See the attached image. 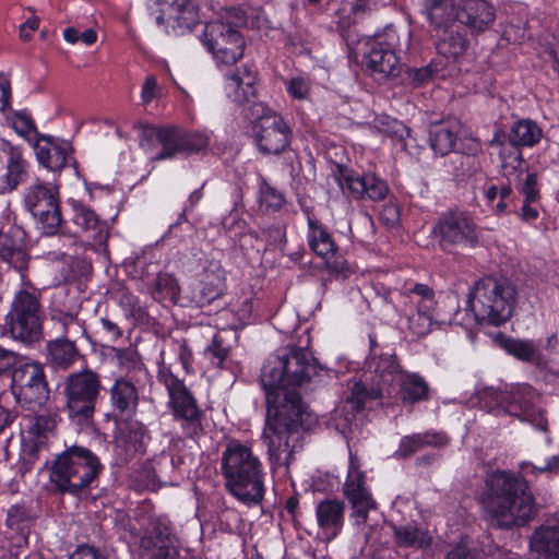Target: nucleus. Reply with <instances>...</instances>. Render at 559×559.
<instances>
[{
    "label": "nucleus",
    "instance_id": "412c9836",
    "mask_svg": "<svg viewBox=\"0 0 559 559\" xmlns=\"http://www.w3.org/2000/svg\"><path fill=\"white\" fill-rule=\"evenodd\" d=\"M344 493L352 504L353 516L357 519L358 523L366 522L368 512L376 508V502L365 486L364 473L357 468L353 460L349 462Z\"/></svg>",
    "mask_w": 559,
    "mask_h": 559
},
{
    "label": "nucleus",
    "instance_id": "72a5a7b5",
    "mask_svg": "<svg viewBox=\"0 0 559 559\" xmlns=\"http://www.w3.org/2000/svg\"><path fill=\"white\" fill-rule=\"evenodd\" d=\"M456 4L453 0H424L423 13L433 32L454 25Z\"/></svg>",
    "mask_w": 559,
    "mask_h": 559
},
{
    "label": "nucleus",
    "instance_id": "b1692460",
    "mask_svg": "<svg viewBox=\"0 0 559 559\" xmlns=\"http://www.w3.org/2000/svg\"><path fill=\"white\" fill-rule=\"evenodd\" d=\"M49 319L56 325L58 336L84 338L87 331L84 321L79 318V308L53 301L49 308Z\"/></svg>",
    "mask_w": 559,
    "mask_h": 559
},
{
    "label": "nucleus",
    "instance_id": "bf43d9fd",
    "mask_svg": "<svg viewBox=\"0 0 559 559\" xmlns=\"http://www.w3.org/2000/svg\"><path fill=\"white\" fill-rule=\"evenodd\" d=\"M99 328L103 336L109 342H116L122 337V329L117 321L109 317H103L99 320Z\"/></svg>",
    "mask_w": 559,
    "mask_h": 559
},
{
    "label": "nucleus",
    "instance_id": "c9c22d12",
    "mask_svg": "<svg viewBox=\"0 0 559 559\" xmlns=\"http://www.w3.org/2000/svg\"><path fill=\"white\" fill-rule=\"evenodd\" d=\"M148 7H169L168 19L176 21L177 26L183 29H192L199 23V14L195 4L191 0H148Z\"/></svg>",
    "mask_w": 559,
    "mask_h": 559
},
{
    "label": "nucleus",
    "instance_id": "69168bd1",
    "mask_svg": "<svg viewBox=\"0 0 559 559\" xmlns=\"http://www.w3.org/2000/svg\"><path fill=\"white\" fill-rule=\"evenodd\" d=\"M174 344L176 346L178 359L182 365V368L187 373L191 372L192 369V352L188 345V342L185 338L175 340Z\"/></svg>",
    "mask_w": 559,
    "mask_h": 559
},
{
    "label": "nucleus",
    "instance_id": "2f4dec72",
    "mask_svg": "<svg viewBox=\"0 0 559 559\" xmlns=\"http://www.w3.org/2000/svg\"><path fill=\"white\" fill-rule=\"evenodd\" d=\"M345 504L337 499H324L318 503L316 514L319 527L329 539L335 538L344 524Z\"/></svg>",
    "mask_w": 559,
    "mask_h": 559
},
{
    "label": "nucleus",
    "instance_id": "1a4fd4ad",
    "mask_svg": "<svg viewBox=\"0 0 559 559\" xmlns=\"http://www.w3.org/2000/svg\"><path fill=\"white\" fill-rule=\"evenodd\" d=\"M135 128L141 130L140 144L156 140L160 151L151 157L152 162L171 159L177 155H190L206 148L210 139L202 132H187L178 127L168 126L155 128L142 122H136Z\"/></svg>",
    "mask_w": 559,
    "mask_h": 559
},
{
    "label": "nucleus",
    "instance_id": "f3484780",
    "mask_svg": "<svg viewBox=\"0 0 559 559\" xmlns=\"http://www.w3.org/2000/svg\"><path fill=\"white\" fill-rule=\"evenodd\" d=\"M203 43L215 59L226 64L236 63L243 56V36L223 23L209 22L204 27Z\"/></svg>",
    "mask_w": 559,
    "mask_h": 559
},
{
    "label": "nucleus",
    "instance_id": "f8f14e48",
    "mask_svg": "<svg viewBox=\"0 0 559 559\" xmlns=\"http://www.w3.org/2000/svg\"><path fill=\"white\" fill-rule=\"evenodd\" d=\"M487 395L498 405H504L510 416L528 423L540 431H548L546 411L539 405V396L531 385L519 384L504 392L490 389L483 392V396Z\"/></svg>",
    "mask_w": 559,
    "mask_h": 559
},
{
    "label": "nucleus",
    "instance_id": "6e6d98bb",
    "mask_svg": "<svg viewBox=\"0 0 559 559\" xmlns=\"http://www.w3.org/2000/svg\"><path fill=\"white\" fill-rule=\"evenodd\" d=\"M247 12L242 8H227L221 14L219 19L213 21L214 23H223L227 26H233L234 29H238L247 26Z\"/></svg>",
    "mask_w": 559,
    "mask_h": 559
},
{
    "label": "nucleus",
    "instance_id": "5fc2aeb1",
    "mask_svg": "<svg viewBox=\"0 0 559 559\" xmlns=\"http://www.w3.org/2000/svg\"><path fill=\"white\" fill-rule=\"evenodd\" d=\"M187 209H183L179 214V218L176 223L171 224L168 228L167 236L179 237L181 241L187 242L193 238L195 235V227L187 221L186 217Z\"/></svg>",
    "mask_w": 559,
    "mask_h": 559
},
{
    "label": "nucleus",
    "instance_id": "a878e982",
    "mask_svg": "<svg viewBox=\"0 0 559 559\" xmlns=\"http://www.w3.org/2000/svg\"><path fill=\"white\" fill-rule=\"evenodd\" d=\"M44 321L8 312L4 329L10 336L26 346L38 343L44 337Z\"/></svg>",
    "mask_w": 559,
    "mask_h": 559
},
{
    "label": "nucleus",
    "instance_id": "7c9ffc66",
    "mask_svg": "<svg viewBox=\"0 0 559 559\" xmlns=\"http://www.w3.org/2000/svg\"><path fill=\"white\" fill-rule=\"evenodd\" d=\"M72 221L84 233H91V238L95 245H105L108 239V228L105 221H100L98 215L82 202L72 203Z\"/></svg>",
    "mask_w": 559,
    "mask_h": 559
},
{
    "label": "nucleus",
    "instance_id": "052dcab7",
    "mask_svg": "<svg viewBox=\"0 0 559 559\" xmlns=\"http://www.w3.org/2000/svg\"><path fill=\"white\" fill-rule=\"evenodd\" d=\"M287 91L296 99H306L310 93V82L301 76L293 78L287 84Z\"/></svg>",
    "mask_w": 559,
    "mask_h": 559
},
{
    "label": "nucleus",
    "instance_id": "13d9d810",
    "mask_svg": "<svg viewBox=\"0 0 559 559\" xmlns=\"http://www.w3.org/2000/svg\"><path fill=\"white\" fill-rule=\"evenodd\" d=\"M243 106V117L250 120L252 126L266 118L270 114H275L273 110L265 108L262 103L254 102L253 99L250 103H245Z\"/></svg>",
    "mask_w": 559,
    "mask_h": 559
},
{
    "label": "nucleus",
    "instance_id": "e2e57ef3",
    "mask_svg": "<svg viewBox=\"0 0 559 559\" xmlns=\"http://www.w3.org/2000/svg\"><path fill=\"white\" fill-rule=\"evenodd\" d=\"M520 192L525 197L526 202H535L539 198L536 174L531 173L526 175V178L520 187Z\"/></svg>",
    "mask_w": 559,
    "mask_h": 559
},
{
    "label": "nucleus",
    "instance_id": "0eeeda50",
    "mask_svg": "<svg viewBox=\"0 0 559 559\" xmlns=\"http://www.w3.org/2000/svg\"><path fill=\"white\" fill-rule=\"evenodd\" d=\"M157 380L167 390L168 406L175 420L180 424L183 435L191 439L201 436L204 431L205 414L183 380L179 379L165 364L158 367Z\"/></svg>",
    "mask_w": 559,
    "mask_h": 559
},
{
    "label": "nucleus",
    "instance_id": "58836bf2",
    "mask_svg": "<svg viewBox=\"0 0 559 559\" xmlns=\"http://www.w3.org/2000/svg\"><path fill=\"white\" fill-rule=\"evenodd\" d=\"M394 542L399 547L423 549L431 545L432 538L428 531L408 523L393 525Z\"/></svg>",
    "mask_w": 559,
    "mask_h": 559
},
{
    "label": "nucleus",
    "instance_id": "680f3d73",
    "mask_svg": "<svg viewBox=\"0 0 559 559\" xmlns=\"http://www.w3.org/2000/svg\"><path fill=\"white\" fill-rule=\"evenodd\" d=\"M19 364V354L0 346V378L11 374Z\"/></svg>",
    "mask_w": 559,
    "mask_h": 559
},
{
    "label": "nucleus",
    "instance_id": "7ed1b4c3",
    "mask_svg": "<svg viewBox=\"0 0 559 559\" xmlns=\"http://www.w3.org/2000/svg\"><path fill=\"white\" fill-rule=\"evenodd\" d=\"M270 400L271 405H266L263 439L267 444L271 464L288 467L296 447L290 441H298L300 432L309 431L316 426L318 417L309 408L296 409L294 404L287 406L273 396Z\"/></svg>",
    "mask_w": 559,
    "mask_h": 559
},
{
    "label": "nucleus",
    "instance_id": "4d7b16f0",
    "mask_svg": "<svg viewBox=\"0 0 559 559\" xmlns=\"http://www.w3.org/2000/svg\"><path fill=\"white\" fill-rule=\"evenodd\" d=\"M57 425V415L51 413H43L34 417V421L29 428V432L44 436L55 429Z\"/></svg>",
    "mask_w": 559,
    "mask_h": 559
},
{
    "label": "nucleus",
    "instance_id": "9b49d317",
    "mask_svg": "<svg viewBox=\"0 0 559 559\" xmlns=\"http://www.w3.org/2000/svg\"><path fill=\"white\" fill-rule=\"evenodd\" d=\"M365 364L367 372L373 373V384L368 388L361 381L354 383L346 403L355 412L362 411L367 400L381 399L384 390L391 386L395 377L403 373L395 353L380 350L379 355L368 356Z\"/></svg>",
    "mask_w": 559,
    "mask_h": 559
},
{
    "label": "nucleus",
    "instance_id": "8fccbe9b",
    "mask_svg": "<svg viewBox=\"0 0 559 559\" xmlns=\"http://www.w3.org/2000/svg\"><path fill=\"white\" fill-rule=\"evenodd\" d=\"M259 202L266 211L276 212L283 207L285 198L281 191L262 179L259 187Z\"/></svg>",
    "mask_w": 559,
    "mask_h": 559
},
{
    "label": "nucleus",
    "instance_id": "dca6fc26",
    "mask_svg": "<svg viewBox=\"0 0 559 559\" xmlns=\"http://www.w3.org/2000/svg\"><path fill=\"white\" fill-rule=\"evenodd\" d=\"M139 546L150 559H180L179 540L170 523L160 516L147 518Z\"/></svg>",
    "mask_w": 559,
    "mask_h": 559
},
{
    "label": "nucleus",
    "instance_id": "393cba45",
    "mask_svg": "<svg viewBox=\"0 0 559 559\" xmlns=\"http://www.w3.org/2000/svg\"><path fill=\"white\" fill-rule=\"evenodd\" d=\"M257 72L249 66L226 75V94L235 103L245 105L257 97Z\"/></svg>",
    "mask_w": 559,
    "mask_h": 559
},
{
    "label": "nucleus",
    "instance_id": "c03bdc74",
    "mask_svg": "<svg viewBox=\"0 0 559 559\" xmlns=\"http://www.w3.org/2000/svg\"><path fill=\"white\" fill-rule=\"evenodd\" d=\"M4 153L8 155L4 179L8 190L12 191L24 181L27 175V163L22 157L21 151L10 144L5 146Z\"/></svg>",
    "mask_w": 559,
    "mask_h": 559
},
{
    "label": "nucleus",
    "instance_id": "603ef678",
    "mask_svg": "<svg viewBox=\"0 0 559 559\" xmlns=\"http://www.w3.org/2000/svg\"><path fill=\"white\" fill-rule=\"evenodd\" d=\"M433 323L428 310H421L419 307L408 317V329L418 337L427 335Z\"/></svg>",
    "mask_w": 559,
    "mask_h": 559
},
{
    "label": "nucleus",
    "instance_id": "de8ad7c7",
    "mask_svg": "<svg viewBox=\"0 0 559 559\" xmlns=\"http://www.w3.org/2000/svg\"><path fill=\"white\" fill-rule=\"evenodd\" d=\"M153 295L158 300H168L175 304L180 295L176 277L168 273H158L154 281Z\"/></svg>",
    "mask_w": 559,
    "mask_h": 559
},
{
    "label": "nucleus",
    "instance_id": "a19ab883",
    "mask_svg": "<svg viewBox=\"0 0 559 559\" xmlns=\"http://www.w3.org/2000/svg\"><path fill=\"white\" fill-rule=\"evenodd\" d=\"M445 63L442 60L432 59L428 64L420 68L402 69V82L412 87H421L432 82L437 76L443 75Z\"/></svg>",
    "mask_w": 559,
    "mask_h": 559
},
{
    "label": "nucleus",
    "instance_id": "423d86ee",
    "mask_svg": "<svg viewBox=\"0 0 559 559\" xmlns=\"http://www.w3.org/2000/svg\"><path fill=\"white\" fill-rule=\"evenodd\" d=\"M518 290L506 276L487 275L475 283L467 299L474 319L483 324L499 326L512 317Z\"/></svg>",
    "mask_w": 559,
    "mask_h": 559
},
{
    "label": "nucleus",
    "instance_id": "39448f33",
    "mask_svg": "<svg viewBox=\"0 0 559 559\" xmlns=\"http://www.w3.org/2000/svg\"><path fill=\"white\" fill-rule=\"evenodd\" d=\"M48 469L51 492L80 497L97 480L104 465L90 449L73 444L57 454Z\"/></svg>",
    "mask_w": 559,
    "mask_h": 559
},
{
    "label": "nucleus",
    "instance_id": "9d476101",
    "mask_svg": "<svg viewBox=\"0 0 559 559\" xmlns=\"http://www.w3.org/2000/svg\"><path fill=\"white\" fill-rule=\"evenodd\" d=\"M397 45L399 36L391 25L362 43V63L369 74L379 83L402 74V63L395 53Z\"/></svg>",
    "mask_w": 559,
    "mask_h": 559
},
{
    "label": "nucleus",
    "instance_id": "cd10ccee",
    "mask_svg": "<svg viewBox=\"0 0 559 559\" xmlns=\"http://www.w3.org/2000/svg\"><path fill=\"white\" fill-rule=\"evenodd\" d=\"M79 340L80 338L57 336L48 341L45 352L49 365L56 369H69L82 357L76 344Z\"/></svg>",
    "mask_w": 559,
    "mask_h": 559
},
{
    "label": "nucleus",
    "instance_id": "49530a36",
    "mask_svg": "<svg viewBox=\"0 0 559 559\" xmlns=\"http://www.w3.org/2000/svg\"><path fill=\"white\" fill-rule=\"evenodd\" d=\"M230 349V346L225 342L223 332H217L205 347L203 356L212 367L224 369L229 359Z\"/></svg>",
    "mask_w": 559,
    "mask_h": 559
},
{
    "label": "nucleus",
    "instance_id": "a18cd8bd",
    "mask_svg": "<svg viewBox=\"0 0 559 559\" xmlns=\"http://www.w3.org/2000/svg\"><path fill=\"white\" fill-rule=\"evenodd\" d=\"M429 386L417 373H403L400 383V395L403 402L411 404L428 399Z\"/></svg>",
    "mask_w": 559,
    "mask_h": 559
},
{
    "label": "nucleus",
    "instance_id": "09e8293b",
    "mask_svg": "<svg viewBox=\"0 0 559 559\" xmlns=\"http://www.w3.org/2000/svg\"><path fill=\"white\" fill-rule=\"evenodd\" d=\"M117 299L119 306L126 311L128 317L140 322H144L146 320L147 312L145 308L141 306L139 298L128 289H119L117 293Z\"/></svg>",
    "mask_w": 559,
    "mask_h": 559
},
{
    "label": "nucleus",
    "instance_id": "ddd939ff",
    "mask_svg": "<svg viewBox=\"0 0 559 559\" xmlns=\"http://www.w3.org/2000/svg\"><path fill=\"white\" fill-rule=\"evenodd\" d=\"M10 390L15 402L26 409L45 405L50 388L44 365L35 360L19 362L11 373Z\"/></svg>",
    "mask_w": 559,
    "mask_h": 559
},
{
    "label": "nucleus",
    "instance_id": "338daca9",
    "mask_svg": "<svg viewBox=\"0 0 559 559\" xmlns=\"http://www.w3.org/2000/svg\"><path fill=\"white\" fill-rule=\"evenodd\" d=\"M380 219L389 227L400 224V207L396 204H385L380 213Z\"/></svg>",
    "mask_w": 559,
    "mask_h": 559
},
{
    "label": "nucleus",
    "instance_id": "2eb2a0df",
    "mask_svg": "<svg viewBox=\"0 0 559 559\" xmlns=\"http://www.w3.org/2000/svg\"><path fill=\"white\" fill-rule=\"evenodd\" d=\"M432 235L441 250L454 252L457 248H473L478 243L476 224L462 211L450 210L437 219Z\"/></svg>",
    "mask_w": 559,
    "mask_h": 559
},
{
    "label": "nucleus",
    "instance_id": "37998d69",
    "mask_svg": "<svg viewBox=\"0 0 559 559\" xmlns=\"http://www.w3.org/2000/svg\"><path fill=\"white\" fill-rule=\"evenodd\" d=\"M10 312L21 314L23 317H33V319H41L44 321V310L40 302V294L20 289L15 293L11 305Z\"/></svg>",
    "mask_w": 559,
    "mask_h": 559
},
{
    "label": "nucleus",
    "instance_id": "473e14b6",
    "mask_svg": "<svg viewBox=\"0 0 559 559\" xmlns=\"http://www.w3.org/2000/svg\"><path fill=\"white\" fill-rule=\"evenodd\" d=\"M531 549L540 559H559V524H542L531 536Z\"/></svg>",
    "mask_w": 559,
    "mask_h": 559
},
{
    "label": "nucleus",
    "instance_id": "774afa93",
    "mask_svg": "<svg viewBox=\"0 0 559 559\" xmlns=\"http://www.w3.org/2000/svg\"><path fill=\"white\" fill-rule=\"evenodd\" d=\"M445 559H479V555L475 549L460 544L448 551Z\"/></svg>",
    "mask_w": 559,
    "mask_h": 559
},
{
    "label": "nucleus",
    "instance_id": "3c124183",
    "mask_svg": "<svg viewBox=\"0 0 559 559\" xmlns=\"http://www.w3.org/2000/svg\"><path fill=\"white\" fill-rule=\"evenodd\" d=\"M35 520L32 511L23 504H14L7 512L5 524L9 528L19 531Z\"/></svg>",
    "mask_w": 559,
    "mask_h": 559
},
{
    "label": "nucleus",
    "instance_id": "79ce46f5",
    "mask_svg": "<svg viewBox=\"0 0 559 559\" xmlns=\"http://www.w3.org/2000/svg\"><path fill=\"white\" fill-rule=\"evenodd\" d=\"M308 242L310 249L319 257L328 258L336 252V245L328 229L319 221L308 217Z\"/></svg>",
    "mask_w": 559,
    "mask_h": 559
},
{
    "label": "nucleus",
    "instance_id": "e433bc0d",
    "mask_svg": "<svg viewBox=\"0 0 559 559\" xmlns=\"http://www.w3.org/2000/svg\"><path fill=\"white\" fill-rule=\"evenodd\" d=\"M0 260L22 273L28 267L29 255L20 239L0 233Z\"/></svg>",
    "mask_w": 559,
    "mask_h": 559
},
{
    "label": "nucleus",
    "instance_id": "f704fd0d",
    "mask_svg": "<svg viewBox=\"0 0 559 559\" xmlns=\"http://www.w3.org/2000/svg\"><path fill=\"white\" fill-rule=\"evenodd\" d=\"M449 443V438L441 432H425L405 436L395 451L396 459H406L425 447L442 448Z\"/></svg>",
    "mask_w": 559,
    "mask_h": 559
},
{
    "label": "nucleus",
    "instance_id": "ea45409f",
    "mask_svg": "<svg viewBox=\"0 0 559 559\" xmlns=\"http://www.w3.org/2000/svg\"><path fill=\"white\" fill-rule=\"evenodd\" d=\"M497 344L503 348L508 354L525 362H535L539 360L540 353L534 341L518 340L498 333L496 336Z\"/></svg>",
    "mask_w": 559,
    "mask_h": 559
},
{
    "label": "nucleus",
    "instance_id": "c756f323",
    "mask_svg": "<svg viewBox=\"0 0 559 559\" xmlns=\"http://www.w3.org/2000/svg\"><path fill=\"white\" fill-rule=\"evenodd\" d=\"M110 403L115 417H131L139 404L138 389L124 378L117 379L110 389Z\"/></svg>",
    "mask_w": 559,
    "mask_h": 559
},
{
    "label": "nucleus",
    "instance_id": "a211bd4d",
    "mask_svg": "<svg viewBox=\"0 0 559 559\" xmlns=\"http://www.w3.org/2000/svg\"><path fill=\"white\" fill-rule=\"evenodd\" d=\"M255 144L262 154L277 155L285 151L292 140V129L284 118L270 114L266 118L252 126Z\"/></svg>",
    "mask_w": 559,
    "mask_h": 559
},
{
    "label": "nucleus",
    "instance_id": "6ab92c4d",
    "mask_svg": "<svg viewBox=\"0 0 559 559\" xmlns=\"http://www.w3.org/2000/svg\"><path fill=\"white\" fill-rule=\"evenodd\" d=\"M542 136L543 130L535 121L530 119L515 121L509 131V154L507 155L506 150L500 151L502 167L520 168L524 163L521 147L534 146Z\"/></svg>",
    "mask_w": 559,
    "mask_h": 559
},
{
    "label": "nucleus",
    "instance_id": "0e129e2a",
    "mask_svg": "<svg viewBox=\"0 0 559 559\" xmlns=\"http://www.w3.org/2000/svg\"><path fill=\"white\" fill-rule=\"evenodd\" d=\"M411 293L420 297L417 307L421 310H427L429 306H433L435 293L428 285L418 283L411 289Z\"/></svg>",
    "mask_w": 559,
    "mask_h": 559
},
{
    "label": "nucleus",
    "instance_id": "bb28decb",
    "mask_svg": "<svg viewBox=\"0 0 559 559\" xmlns=\"http://www.w3.org/2000/svg\"><path fill=\"white\" fill-rule=\"evenodd\" d=\"M461 129V121L453 117L431 122L429 126V141L435 153L444 156L453 152Z\"/></svg>",
    "mask_w": 559,
    "mask_h": 559
},
{
    "label": "nucleus",
    "instance_id": "6e6552de",
    "mask_svg": "<svg viewBox=\"0 0 559 559\" xmlns=\"http://www.w3.org/2000/svg\"><path fill=\"white\" fill-rule=\"evenodd\" d=\"M102 389L100 376L92 369L68 374L62 390L68 417L80 426H88L93 421Z\"/></svg>",
    "mask_w": 559,
    "mask_h": 559
},
{
    "label": "nucleus",
    "instance_id": "f257e3e1",
    "mask_svg": "<svg viewBox=\"0 0 559 559\" xmlns=\"http://www.w3.org/2000/svg\"><path fill=\"white\" fill-rule=\"evenodd\" d=\"M318 369L316 358L305 348L286 346L277 349L267 357L260 373L266 405H271L270 397L273 396L287 406L292 402L296 409L309 408L299 388L309 382Z\"/></svg>",
    "mask_w": 559,
    "mask_h": 559
},
{
    "label": "nucleus",
    "instance_id": "f03ea898",
    "mask_svg": "<svg viewBox=\"0 0 559 559\" xmlns=\"http://www.w3.org/2000/svg\"><path fill=\"white\" fill-rule=\"evenodd\" d=\"M486 510L491 525L510 528L523 525L537 514L534 497L524 478L497 471L487 478Z\"/></svg>",
    "mask_w": 559,
    "mask_h": 559
},
{
    "label": "nucleus",
    "instance_id": "aec40b11",
    "mask_svg": "<svg viewBox=\"0 0 559 559\" xmlns=\"http://www.w3.org/2000/svg\"><path fill=\"white\" fill-rule=\"evenodd\" d=\"M337 179L341 188L343 190L347 188L355 199L368 198L372 201H381L389 192L386 182L374 174L357 175L344 165L337 166Z\"/></svg>",
    "mask_w": 559,
    "mask_h": 559
},
{
    "label": "nucleus",
    "instance_id": "4c0bfd02",
    "mask_svg": "<svg viewBox=\"0 0 559 559\" xmlns=\"http://www.w3.org/2000/svg\"><path fill=\"white\" fill-rule=\"evenodd\" d=\"M436 324H462L459 319L460 299L456 294L448 293L433 298V306L427 309Z\"/></svg>",
    "mask_w": 559,
    "mask_h": 559
},
{
    "label": "nucleus",
    "instance_id": "4468645a",
    "mask_svg": "<svg viewBox=\"0 0 559 559\" xmlns=\"http://www.w3.org/2000/svg\"><path fill=\"white\" fill-rule=\"evenodd\" d=\"M23 201L45 235L55 236L59 231L66 234L57 189L38 180L26 188Z\"/></svg>",
    "mask_w": 559,
    "mask_h": 559
},
{
    "label": "nucleus",
    "instance_id": "5701e85b",
    "mask_svg": "<svg viewBox=\"0 0 559 559\" xmlns=\"http://www.w3.org/2000/svg\"><path fill=\"white\" fill-rule=\"evenodd\" d=\"M71 144L51 135H40L35 145L37 160L50 171H60L68 163Z\"/></svg>",
    "mask_w": 559,
    "mask_h": 559
},
{
    "label": "nucleus",
    "instance_id": "20e7f679",
    "mask_svg": "<svg viewBox=\"0 0 559 559\" xmlns=\"http://www.w3.org/2000/svg\"><path fill=\"white\" fill-rule=\"evenodd\" d=\"M222 473L226 489L247 506L261 503L264 497L263 466L247 445L229 442L222 454Z\"/></svg>",
    "mask_w": 559,
    "mask_h": 559
},
{
    "label": "nucleus",
    "instance_id": "864d4df0",
    "mask_svg": "<svg viewBox=\"0 0 559 559\" xmlns=\"http://www.w3.org/2000/svg\"><path fill=\"white\" fill-rule=\"evenodd\" d=\"M124 438L126 441L132 445L134 452L143 451L145 438H147L145 426L136 420L128 423Z\"/></svg>",
    "mask_w": 559,
    "mask_h": 559
},
{
    "label": "nucleus",
    "instance_id": "4be33fe9",
    "mask_svg": "<svg viewBox=\"0 0 559 559\" xmlns=\"http://www.w3.org/2000/svg\"><path fill=\"white\" fill-rule=\"evenodd\" d=\"M455 20L471 33L479 34L491 27L496 20V12L486 0H461L456 4Z\"/></svg>",
    "mask_w": 559,
    "mask_h": 559
},
{
    "label": "nucleus",
    "instance_id": "c85d7f7f",
    "mask_svg": "<svg viewBox=\"0 0 559 559\" xmlns=\"http://www.w3.org/2000/svg\"><path fill=\"white\" fill-rule=\"evenodd\" d=\"M433 37L437 53L447 59L445 64L461 58L469 46L466 35L455 25L435 32Z\"/></svg>",
    "mask_w": 559,
    "mask_h": 559
}]
</instances>
